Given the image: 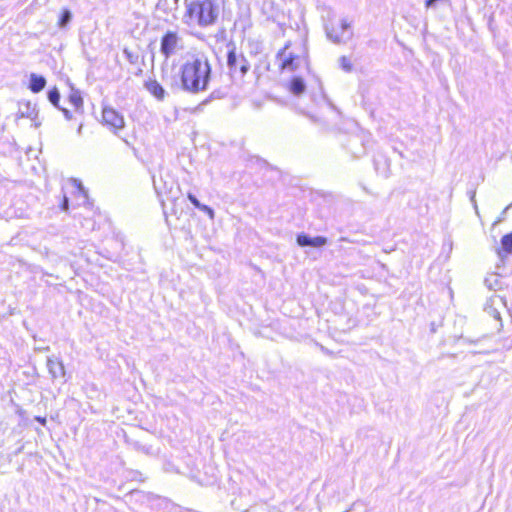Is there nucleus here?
Segmentation results:
<instances>
[{
  "instance_id": "1",
  "label": "nucleus",
  "mask_w": 512,
  "mask_h": 512,
  "mask_svg": "<svg viewBox=\"0 0 512 512\" xmlns=\"http://www.w3.org/2000/svg\"><path fill=\"white\" fill-rule=\"evenodd\" d=\"M212 68L208 57L203 53L193 54L181 66L182 90L197 94L208 89Z\"/></svg>"
},
{
  "instance_id": "2",
  "label": "nucleus",
  "mask_w": 512,
  "mask_h": 512,
  "mask_svg": "<svg viewBox=\"0 0 512 512\" xmlns=\"http://www.w3.org/2000/svg\"><path fill=\"white\" fill-rule=\"evenodd\" d=\"M185 23H196L200 27H208L216 23L219 7L215 0H185Z\"/></svg>"
},
{
  "instance_id": "3",
  "label": "nucleus",
  "mask_w": 512,
  "mask_h": 512,
  "mask_svg": "<svg viewBox=\"0 0 512 512\" xmlns=\"http://www.w3.org/2000/svg\"><path fill=\"white\" fill-rule=\"evenodd\" d=\"M325 33L327 38L335 44H345L353 37L351 24L346 19L341 20L340 29L325 25Z\"/></svg>"
},
{
  "instance_id": "4",
  "label": "nucleus",
  "mask_w": 512,
  "mask_h": 512,
  "mask_svg": "<svg viewBox=\"0 0 512 512\" xmlns=\"http://www.w3.org/2000/svg\"><path fill=\"white\" fill-rule=\"evenodd\" d=\"M227 66L232 76L239 74L241 78L250 68L247 59L242 54L238 55L234 46L227 53Z\"/></svg>"
},
{
  "instance_id": "5",
  "label": "nucleus",
  "mask_w": 512,
  "mask_h": 512,
  "mask_svg": "<svg viewBox=\"0 0 512 512\" xmlns=\"http://www.w3.org/2000/svg\"><path fill=\"white\" fill-rule=\"evenodd\" d=\"M102 118L104 124L115 134L125 126L123 116L113 108L105 107L102 111Z\"/></svg>"
},
{
  "instance_id": "6",
  "label": "nucleus",
  "mask_w": 512,
  "mask_h": 512,
  "mask_svg": "<svg viewBox=\"0 0 512 512\" xmlns=\"http://www.w3.org/2000/svg\"><path fill=\"white\" fill-rule=\"evenodd\" d=\"M179 37L176 32L168 31L161 39L160 52L168 59L175 54L178 46Z\"/></svg>"
},
{
  "instance_id": "7",
  "label": "nucleus",
  "mask_w": 512,
  "mask_h": 512,
  "mask_svg": "<svg viewBox=\"0 0 512 512\" xmlns=\"http://www.w3.org/2000/svg\"><path fill=\"white\" fill-rule=\"evenodd\" d=\"M287 49L288 45H286L277 53V58L281 61L280 68L282 70L294 71L298 67V64L296 63L298 57L293 55L292 53H287Z\"/></svg>"
},
{
  "instance_id": "8",
  "label": "nucleus",
  "mask_w": 512,
  "mask_h": 512,
  "mask_svg": "<svg viewBox=\"0 0 512 512\" xmlns=\"http://www.w3.org/2000/svg\"><path fill=\"white\" fill-rule=\"evenodd\" d=\"M297 244L301 247H322L327 244V238L323 236L310 237L302 233L297 236Z\"/></svg>"
},
{
  "instance_id": "9",
  "label": "nucleus",
  "mask_w": 512,
  "mask_h": 512,
  "mask_svg": "<svg viewBox=\"0 0 512 512\" xmlns=\"http://www.w3.org/2000/svg\"><path fill=\"white\" fill-rule=\"evenodd\" d=\"M47 368L52 379H64L65 368L62 361L54 359L52 357H48Z\"/></svg>"
},
{
  "instance_id": "10",
  "label": "nucleus",
  "mask_w": 512,
  "mask_h": 512,
  "mask_svg": "<svg viewBox=\"0 0 512 512\" xmlns=\"http://www.w3.org/2000/svg\"><path fill=\"white\" fill-rule=\"evenodd\" d=\"M38 116V110L35 104H32L30 101L19 102V108L17 112L18 118H29L32 121H35Z\"/></svg>"
},
{
  "instance_id": "11",
  "label": "nucleus",
  "mask_w": 512,
  "mask_h": 512,
  "mask_svg": "<svg viewBox=\"0 0 512 512\" xmlns=\"http://www.w3.org/2000/svg\"><path fill=\"white\" fill-rule=\"evenodd\" d=\"M144 87L147 91L152 94L157 100H163L165 98L164 88L157 82V80L149 78L145 81Z\"/></svg>"
},
{
  "instance_id": "12",
  "label": "nucleus",
  "mask_w": 512,
  "mask_h": 512,
  "mask_svg": "<svg viewBox=\"0 0 512 512\" xmlns=\"http://www.w3.org/2000/svg\"><path fill=\"white\" fill-rule=\"evenodd\" d=\"M45 85H46L45 77H43L41 75H37L35 73H32L30 75L29 89L33 93H39L40 91H42L44 89Z\"/></svg>"
},
{
  "instance_id": "13",
  "label": "nucleus",
  "mask_w": 512,
  "mask_h": 512,
  "mask_svg": "<svg viewBox=\"0 0 512 512\" xmlns=\"http://www.w3.org/2000/svg\"><path fill=\"white\" fill-rule=\"evenodd\" d=\"M69 101L74 106L76 112L83 113V98L79 90L71 88Z\"/></svg>"
},
{
  "instance_id": "14",
  "label": "nucleus",
  "mask_w": 512,
  "mask_h": 512,
  "mask_svg": "<svg viewBox=\"0 0 512 512\" xmlns=\"http://www.w3.org/2000/svg\"><path fill=\"white\" fill-rule=\"evenodd\" d=\"M306 89V84L301 77H294L290 82V90L294 95H301Z\"/></svg>"
},
{
  "instance_id": "15",
  "label": "nucleus",
  "mask_w": 512,
  "mask_h": 512,
  "mask_svg": "<svg viewBox=\"0 0 512 512\" xmlns=\"http://www.w3.org/2000/svg\"><path fill=\"white\" fill-rule=\"evenodd\" d=\"M72 12L69 10V9H63L61 14H60V17H59V20H58V27L61 28V29H64L68 26V24L71 22L72 20Z\"/></svg>"
},
{
  "instance_id": "16",
  "label": "nucleus",
  "mask_w": 512,
  "mask_h": 512,
  "mask_svg": "<svg viewBox=\"0 0 512 512\" xmlns=\"http://www.w3.org/2000/svg\"><path fill=\"white\" fill-rule=\"evenodd\" d=\"M501 248L506 255L512 253V232L502 237Z\"/></svg>"
},
{
  "instance_id": "17",
  "label": "nucleus",
  "mask_w": 512,
  "mask_h": 512,
  "mask_svg": "<svg viewBox=\"0 0 512 512\" xmlns=\"http://www.w3.org/2000/svg\"><path fill=\"white\" fill-rule=\"evenodd\" d=\"M48 100L57 108H60L59 101H60V92L59 90L54 87L53 89L48 91Z\"/></svg>"
},
{
  "instance_id": "18",
  "label": "nucleus",
  "mask_w": 512,
  "mask_h": 512,
  "mask_svg": "<svg viewBox=\"0 0 512 512\" xmlns=\"http://www.w3.org/2000/svg\"><path fill=\"white\" fill-rule=\"evenodd\" d=\"M338 61L340 68L346 73H350L353 70V65L348 57L341 56Z\"/></svg>"
},
{
  "instance_id": "19",
  "label": "nucleus",
  "mask_w": 512,
  "mask_h": 512,
  "mask_svg": "<svg viewBox=\"0 0 512 512\" xmlns=\"http://www.w3.org/2000/svg\"><path fill=\"white\" fill-rule=\"evenodd\" d=\"M485 311L488 315L493 317L495 320L501 322L500 312L495 307H493L492 305L488 306L485 308ZM499 326L501 327L502 323H499Z\"/></svg>"
},
{
  "instance_id": "20",
  "label": "nucleus",
  "mask_w": 512,
  "mask_h": 512,
  "mask_svg": "<svg viewBox=\"0 0 512 512\" xmlns=\"http://www.w3.org/2000/svg\"><path fill=\"white\" fill-rule=\"evenodd\" d=\"M187 197H188L189 201L199 210L204 205V204L200 203V201L196 198V196L194 194H192L191 192H189L187 194Z\"/></svg>"
},
{
  "instance_id": "21",
  "label": "nucleus",
  "mask_w": 512,
  "mask_h": 512,
  "mask_svg": "<svg viewBox=\"0 0 512 512\" xmlns=\"http://www.w3.org/2000/svg\"><path fill=\"white\" fill-rule=\"evenodd\" d=\"M200 211L206 213L211 220H213L215 218L214 210L205 204L200 208Z\"/></svg>"
},
{
  "instance_id": "22",
  "label": "nucleus",
  "mask_w": 512,
  "mask_h": 512,
  "mask_svg": "<svg viewBox=\"0 0 512 512\" xmlns=\"http://www.w3.org/2000/svg\"><path fill=\"white\" fill-rule=\"evenodd\" d=\"M222 95L220 93V91H213L210 96H209V99H207L206 101H204V103H207L210 99H216V98H221Z\"/></svg>"
},
{
  "instance_id": "23",
  "label": "nucleus",
  "mask_w": 512,
  "mask_h": 512,
  "mask_svg": "<svg viewBox=\"0 0 512 512\" xmlns=\"http://www.w3.org/2000/svg\"><path fill=\"white\" fill-rule=\"evenodd\" d=\"M509 207H510V206H507V207L503 210L502 214H500V217H499V218H498V219L493 223V225H494V226H495V225H497L498 223H500V222H502V221L504 220L505 213H506V211L509 209Z\"/></svg>"
},
{
  "instance_id": "24",
  "label": "nucleus",
  "mask_w": 512,
  "mask_h": 512,
  "mask_svg": "<svg viewBox=\"0 0 512 512\" xmlns=\"http://www.w3.org/2000/svg\"><path fill=\"white\" fill-rule=\"evenodd\" d=\"M59 109L63 112L64 117H65L67 120H71V119H72V114H71V112H70L68 109H66V108H61V107H60Z\"/></svg>"
},
{
  "instance_id": "25",
  "label": "nucleus",
  "mask_w": 512,
  "mask_h": 512,
  "mask_svg": "<svg viewBox=\"0 0 512 512\" xmlns=\"http://www.w3.org/2000/svg\"><path fill=\"white\" fill-rule=\"evenodd\" d=\"M470 200L474 206L476 214L479 215L478 206H477L476 199H475V192L472 193Z\"/></svg>"
},
{
  "instance_id": "26",
  "label": "nucleus",
  "mask_w": 512,
  "mask_h": 512,
  "mask_svg": "<svg viewBox=\"0 0 512 512\" xmlns=\"http://www.w3.org/2000/svg\"><path fill=\"white\" fill-rule=\"evenodd\" d=\"M68 206H69V200L66 196H64L63 202L61 204V208H62V210L67 211Z\"/></svg>"
},
{
  "instance_id": "27",
  "label": "nucleus",
  "mask_w": 512,
  "mask_h": 512,
  "mask_svg": "<svg viewBox=\"0 0 512 512\" xmlns=\"http://www.w3.org/2000/svg\"><path fill=\"white\" fill-rule=\"evenodd\" d=\"M35 420L37 422H39L41 425H45L46 424V418L45 417L37 416V417H35Z\"/></svg>"
},
{
  "instance_id": "28",
  "label": "nucleus",
  "mask_w": 512,
  "mask_h": 512,
  "mask_svg": "<svg viewBox=\"0 0 512 512\" xmlns=\"http://www.w3.org/2000/svg\"><path fill=\"white\" fill-rule=\"evenodd\" d=\"M485 283L488 285V287H489L490 289H494V282H491V283H490V282H489V279H486V280H485Z\"/></svg>"
},
{
  "instance_id": "29",
  "label": "nucleus",
  "mask_w": 512,
  "mask_h": 512,
  "mask_svg": "<svg viewBox=\"0 0 512 512\" xmlns=\"http://www.w3.org/2000/svg\"><path fill=\"white\" fill-rule=\"evenodd\" d=\"M485 283L488 285V287H489L490 289H494V282H491V283H490V282H489V279H486V280H485Z\"/></svg>"
},
{
  "instance_id": "30",
  "label": "nucleus",
  "mask_w": 512,
  "mask_h": 512,
  "mask_svg": "<svg viewBox=\"0 0 512 512\" xmlns=\"http://www.w3.org/2000/svg\"><path fill=\"white\" fill-rule=\"evenodd\" d=\"M78 188L81 192L85 193V189L80 182L78 183Z\"/></svg>"
},
{
  "instance_id": "31",
  "label": "nucleus",
  "mask_w": 512,
  "mask_h": 512,
  "mask_svg": "<svg viewBox=\"0 0 512 512\" xmlns=\"http://www.w3.org/2000/svg\"><path fill=\"white\" fill-rule=\"evenodd\" d=\"M4 424H8V422H5V419L0 420V427H2Z\"/></svg>"
},
{
  "instance_id": "32",
  "label": "nucleus",
  "mask_w": 512,
  "mask_h": 512,
  "mask_svg": "<svg viewBox=\"0 0 512 512\" xmlns=\"http://www.w3.org/2000/svg\"><path fill=\"white\" fill-rule=\"evenodd\" d=\"M124 53L127 55L129 59H131V54L126 49L124 50Z\"/></svg>"
},
{
  "instance_id": "33",
  "label": "nucleus",
  "mask_w": 512,
  "mask_h": 512,
  "mask_svg": "<svg viewBox=\"0 0 512 512\" xmlns=\"http://www.w3.org/2000/svg\"><path fill=\"white\" fill-rule=\"evenodd\" d=\"M81 132H82V125H80L78 128V133L80 134Z\"/></svg>"
},
{
  "instance_id": "34",
  "label": "nucleus",
  "mask_w": 512,
  "mask_h": 512,
  "mask_svg": "<svg viewBox=\"0 0 512 512\" xmlns=\"http://www.w3.org/2000/svg\"><path fill=\"white\" fill-rule=\"evenodd\" d=\"M17 413H19V415L22 414V410L20 408L17 409Z\"/></svg>"
},
{
  "instance_id": "35",
  "label": "nucleus",
  "mask_w": 512,
  "mask_h": 512,
  "mask_svg": "<svg viewBox=\"0 0 512 512\" xmlns=\"http://www.w3.org/2000/svg\"><path fill=\"white\" fill-rule=\"evenodd\" d=\"M498 255H499L500 257H503V255H502V252H501V251H498Z\"/></svg>"
},
{
  "instance_id": "36",
  "label": "nucleus",
  "mask_w": 512,
  "mask_h": 512,
  "mask_svg": "<svg viewBox=\"0 0 512 512\" xmlns=\"http://www.w3.org/2000/svg\"><path fill=\"white\" fill-rule=\"evenodd\" d=\"M449 249H452V242L449 243Z\"/></svg>"
},
{
  "instance_id": "37",
  "label": "nucleus",
  "mask_w": 512,
  "mask_h": 512,
  "mask_svg": "<svg viewBox=\"0 0 512 512\" xmlns=\"http://www.w3.org/2000/svg\"><path fill=\"white\" fill-rule=\"evenodd\" d=\"M40 125V123H36L34 124L35 127H38Z\"/></svg>"
}]
</instances>
